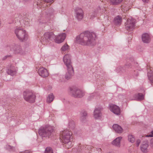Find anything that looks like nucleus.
<instances>
[{"mask_svg":"<svg viewBox=\"0 0 153 153\" xmlns=\"http://www.w3.org/2000/svg\"><path fill=\"white\" fill-rule=\"evenodd\" d=\"M54 98V95L52 93H50L47 97V102L50 103L53 101Z\"/></svg>","mask_w":153,"mask_h":153,"instance_id":"nucleus-24","label":"nucleus"},{"mask_svg":"<svg viewBox=\"0 0 153 153\" xmlns=\"http://www.w3.org/2000/svg\"><path fill=\"white\" fill-rule=\"evenodd\" d=\"M102 108L101 107L96 108L94 109L93 117L95 119H100L102 117V114L101 112Z\"/></svg>","mask_w":153,"mask_h":153,"instance_id":"nucleus-11","label":"nucleus"},{"mask_svg":"<svg viewBox=\"0 0 153 153\" xmlns=\"http://www.w3.org/2000/svg\"><path fill=\"white\" fill-rule=\"evenodd\" d=\"M53 131V128L52 126L47 125L39 129V133L42 137H49L51 135Z\"/></svg>","mask_w":153,"mask_h":153,"instance_id":"nucleus-4","label":"nucleus"},{"mask_svg":"<svg viewBox=\"0 0 153 153\" xmlns=\"http://www.w3.org/2000/svg\"><path fill=\"white\" fill-rule=\"evenodd\" d=\"M148 78L152 83H153V73L151 70H148Z\"/></svg>","mask_w":153,"mask_h":153,"instance_id":"nucleus-26","label":"nucleus"},{"mask_svg":"<svg viewBox=\"0 0 153 153\" xmlns=\"http://www.w3.org/2000/svg\"><path fill=\"white\" fill-rule=\"evenodd\" d=\"M8 48H10V51L15 54L22 55L23 54V51L19 45L13 44L10 45Z\"/></svg>","mask_w":153,"mask_h":153,"instance_id":"nucleus-8","label":"nucleus"},{"mask_svg":"<svg viewBox=\"0 0 153 153\" xmlns=\"http://www.w3.org/2000/svg\"><path fill=\"white\" fill-rule=\"evenodd\" d=\"M16 72V70L15 67L11 66L9 67L7 71V73L8 74L11 76L15 75Z\"/></svg>","mask_w":153,"mask_h":153,"instance_id":"nucleus-19","label":"nucleus"},{"mask_svg":"<svg viewBox=\"0 0 153 153\" xmlns=\"http://www.w3.org/2000/svg\"><path fill=\"white\" fill-rule=\"evenodd\" d=\"M96 15V14H95V15H94V16H95Z\"/></svg>","mask_w":153,"mask_h":153,"instance_id":"nucleus-43","label":"nucleus"},{"mask_svg":"<svg viewBox=\"0 0 153 153\" xmlns=\"http://www.w3.org/2000/svg\"><path fill=\"white\" fill-rule=\"evenodd\" d=\"M62 138V141L65 144V147L67 149L71 148L72 146V142L71 140L72 138V134L67 129L64 130L61 134Z\"/></svg>","mask_w":153,"mask_h":153,"instance_id":"nucleus-2","label":"nucleus"},{"mask_svg":"<svg viewBox=\"0 0 153 153\" xmlns=\"http://www.w3.org/2000/svg\"><path fill=\"white\" fill-rule=\"evenodd\" d=\"M38 73L39 75L43 77H47L48 73L47 70L44 68H41L39 69Z\"/></svg>","mask_w":153,"mask_h":153,"instance_id":"nucleus-16","label":"nucleus"},{"mask_svg":"<svg viewBox=\"0 0 153 153\" xmlns=\"http://www.w3.org/2000/svg\"><path fill=\"white\" fill-rule=\"evenodd\" d=\"M67 71L65 75V78L67 80L71 79L74 74L73 67L67 68Z\"/></svg>","mask_w":153,"mask_h":153,"instance_id":"nucleus-15","label":"nucleus"},{"mask_svg":"<svg viewBox=\"0 0 153 153\" xmlns=\"http://www.w3.org/2000/svg\"><path fill=\"white\" fill-rule=\"evenodd\" d=\"M66 36L65 33H61L55 36L54 39L55 42L56 43L60 44L63 42L65 39Z\"/></svg>","mask_w":153,"mask_h":153,"instance_id":"nucleus-12","label":"nucleus"},{"mask_svg":"<svg viewBox=\"0 0 153 153\" xmlns=\"http://www.w3.org/2000/svg\"><path fill=\"white\" fill-rule=\"evenodd\" d=\"M87 116V113L85 111H82L81 113L80 120L82 122L84 121L86 119Z\"/></svg>","mask_w":153,"mask_h":153,"instance_id":"nucleus-27","label":"nucleus"},{"mask_svg":"<svg viewBox=\"0 0 153 153\" xmlns=\"http://www.w3.org/2000/svg\"><path fill=\"white\" fill-rule=\"evenodd\" d=\"M122 19L120 16H118L114 19V22L116 25H120L121 24Z\"/></svg>","mask_w":153,"mask_h":153,"instance_id":"nucleus-23","label":"nucleus"},{"mask_svg":"<svg viewBox=\"0 0 153 153\" xmlns=\"http://www.w3.org/2000/svg\"><path fill=\"white\" fill-rule=\"evenodd\" d=\"M75 16L78 20H81L83 18V13L82 10L79 8H76L75 9Z\"/></svg>","mask_w":153,"mask_h":153,"instance_id":"nucleus-14","label":"nucleus"},{"mask_svg":"<svg viewBox=\"0 0 153 153\" xmlns=\"http://www.w3.org/2000/svg\"><path fill=\"white\" fill-rule=\"evenodd\" d=\"M132 1H129V3H128L127 2H126V3H125L126 4L127 6H126V7H130V5L131 4H132Z\"/></svg>","mask_w":153,"mask_h":153,"instance_id":"nucleus-34","label":"nucleus"},{"mask_svg":"<svg viewBox=\"0 0 153 153\" xmlns=\"http://www.w3.org/2000/svg\"><path fill=\"white\" fill-rule=\"evenodd\" d=\"M92 16H93V14H92L91 15V18H92Z\"/></svg>","mask_w":153,"mask_h":153,"instance_id":"nucleus-42","label":"nucleus"},{"mask_svg":"<svg viewBox=\"0 0 153 153\" xmlns=\"http://www.w3.org/2000/svg\"><path fill=\"white\" fill-rule=\"evenodd\" d=\"M91 96L92 98L93 97V94H92V95Z\"/></svg>","mask_w":153,"mask_h":153,"instance_id":"nucleus-41","label":"nucleus"},{"mask_svg":"<svg viewBox=\"0 0 153 153\" xmlns=\"http://www.w3.org/2000/svg\"><path fill=\"white\" fill-rule=\"evenodd\" d=\"M122 139V137H117L112 142V144L115 146H119Z\"/></svg>","mask_w":153,"mask_h":153,"instance_id":"nucleus-21","label":"nucleus"},{"mask_svg":"<svg viewBox=\"0 0 153 153\" xmlns=\"http://www.w3.org/2000/svg\"><path fill=\"white\" fill-rule=\"evenodd\" d=\"M47 22V21L45 20L43 18H41L39 19V22L40 23H45Z\"/></svg>","mask_w":153,"mask_h":153,"instance_id":"nucleus-33","label":"nucleus"},{"mask_svg":"<svg viewBox=\"0 0 153 153\" xmlns=\"http://www.w3.org/2000/svg\"><path fill=\"white\" fill-rule=\"evenodd\" d=\"M113 129L115 131L118 133H121L123 131V129L121 127L117 124H114L112 126Z\"/></svg>","mask_w":153,"mask_h":153,"instance_id":"nucleus-18","label":"nucleus"},{"mask_svg":"<svg viewBox=\"0 0 153 153\" xmlns=\"http://www.w3.org/2000/svg\"><path fill=\"white\" fill-rule=\"evenodd\" d=\"M126 10H127V8H126Z\"/></svg>","mask_w":153,"mask_h":153,"instance_id":"nucleus-44","label":"nucleus"},{"mask_svg":"<svg viewBox=\"0 0 153 153\" xmlns=\"http://www.w3.org/2000/svg\"><path fill=\"white\" fill-rule=\"evenodd\" d=\"M14 33L17 38L21 41H25L28 39L27 33L21 27H16L14 30Z\"/></svg>","mask_w":153,"mask_h":153,"instance_id":"nucleus-3","label":"nucleus"},{"mask_svg":"<svg viewBox=\"0 0 153 153\" xmlns=\"http://www.w3.org/2000/svg\"><path fill=\"white\" fill-rule=\"evenodd\" d=\"M151 143L153 146V139L151 140Z\"/></svg>","mask_w":153,"mask_h":153,"instance_id":"nucleus-40","label":"nucleus"},{"mask_svg":"<svg viewBox=\"0 0 153 153\" xmlns=\"http://www.w3.org/2000/svg\"><path fill=\"white\" fill-rule=\"evenodd\" d=\"M68 126L69 128L71 130H73L75 128L74 122L73 121H70L68 123Z\"/></svg>","mask_w":153,"mask_h":153,"instance_id":"nucleus-28","label":"nucleus"},{"mask_svg":"<svg viewBox=\"0 0 153 153\" xmlns=\"http://www.w3.org/2000/svg\"><path fill=\"white\" fill-rule=\"evenodd\" d=\"M54 35L52 33L47 32L45 33L44 35V37L42 39V42L44 44H47L49 42L54 36Z\"/></svg>","mask_w":153,"mask_h":153,"instance_id":"nucleus-9","label":"nucleus"},{"mask_svg":"<svg viewBox=\"0 0 153 153\" xmlns=\"http://www.w3.org/2000/svg\"><path fill=\"white\" fill-rule=\"evenodd\" d=\"M111 3L114 5H117L120 3L123 0H110Z\"/></svg>","mask_w":153,"mask_h":153,"instance_id":"nucleus-29","label":"nucleus"},{"mask_svg":"<svg viewBox=\"0 0 153 153\" xmlns=\"http://www.w3.org/2000/svg\"><path fill=\"white\" fill-rule=\"evenodd\" d=\"M148 145L147 143L143 144L141 146L140 149L141 151L144 152H148Z\"/></svg>","mask_w":153,"mask_h":153,"instance_id":"nucleus-25","label":"nucleus"},{"mask_svg":"<svg viewBox=\"0 0 153 153\" xmlns=\"http://www.w3.org/2000/svg\"><path fill=\"white\" fill-rule=\"evenodd\" d=\"M144 98V95L142 94L139 93L135 94L133 98H132V100H143Z\"/></svg>","mask_w":153,"mask_h":153,"instance_id":"nucleus-20","label":"nucleus"},{"mask_svg":"<svg viewBox=\"0 0 153 153\" xmlns=\"http://www.w3.org/2000/svg\"><path fill=\"white\" fill-rule=\"evenodd\" d=\"M140 140L139 139H138L136 141V143L137 146H138L140 143Z\"/></svg>","mask_w":153,"mask_h":153,"instance_id":"nucleus-36","label":"nucleus"},{"mask_svg":"<svg viewBox=\"0 0 153 153\" xmlns=\"http://www.w3.org/2000/svg\"><path fill=\"white\" fill-rule=\"evenodd\" d=\"M5 148L8 150L12 151L14 150L15 149L14 147L8 144L6 145Z\"/></svg>","mask_w":153,"mask_h":153,"instance_id":"nucleus-32","label":"nucleus"},{"mask_svg":"<svg viewBox=\"0 0 153 153\" xmlns=\"http://www.w3.org/2000/svg\"><path fill=\"white\" fill-rule=\"evenodd\" d=\"M10 55H7L6 56H5L4 57V59H6L8 57H10Z\"/></svg>","mask_w":153,"mask_h":153,"instance_id":"nucleus-39","label":"nucleus"},{"mask_svg":"<svg viewBox=\"0 0 153 153\" xmlns=\"http://www.w3.org/2000/svg\"><path fill=\"white\" fill-rule=\"evenodd\" d=\"M70 49V47L67 43H65L60 49L62 52L68 51Z\"/></svg>","mask_w":153,"mask_h":153,"instance_id":"nucleus-22","label":"nucleus"},{"mask_svg":"<svg viewBox=\"0 0 153 153\" xmlns=\"http://www.w3.org/2000/svg\"><path fill=\"white\" fill-rule=\"evenodd\" d=\"M128 141L131 143H134L135 140L134 137L132 135H128Z\"/></svg>","mask_w":153,"mask_h":153,"instance_id":"nucleus-30","label":"nucleus"},{"mask_svg":"<svg viewBox=\"0 0 153 153\" xmlns=\"http://www.w3.org/2000/svg\"><path fill=\"white\" fill-rule=\"evenodd\" d=\"M146 137H153V131H151V134L146 136Z\"/></svg>","mask_w":153,"mask_h":153,"instance_id":"nucleus-35","label":"nucleus"},{"mask_svg":"<svg viewBox=\"0 0 153 153\" xmlns=\"http://www.w3.org/2000/svg\"><path fill=\"white\" fill-rule=\"evenodd\" d=\"M135 20L130 17L128 19L125 24L126 29L127 30L131 31L133 30L135 27Z\"/></svg>","mask_w":153,"mask_h":153,"instance_id":"nucleus-7","label":"nucleus"},{"mask_svg":"<svg viewBox=\"0 0 153 153\" xmlns=\"http://www.w3.org/2000/svg\"><path fill=\"white\" fill-rule=\"evenodd\" d=\"M142 39L143 42L148 43L151 41V36L149 33H144L142 35Z\"/></svg>","mask_w":153,"mask_h":153,"instance_id":"nucleus-17","label":"nucleus"},{"mask_svg":"<svg viewBox=\"0 0 153 153\" xmlns=\"http://www.w3.org/2000/svg\"><path fill=\"white\" fill-rule=\"evenodd\" d=\"M45 153H53V152L51 148L47 147L45 150Z\"/></svg>","mask_w":153,"mask_h":153,"instance_id":"nucleus-31","label":"nucleus"},{"mask_svg":"<svg viewBox=\"0 0 153 153\" xmlns=\"http://www.w3.org/2000/svg\"><path fill=\"white\" fill-rule=\"evenodd\" d=\"M109 109L110 111L117 115H120V108L117 105L112 104L109 105Z\"/></svg>","mask_w":153,"mask_h":153,"instance_id":"nucleus-10","label":"nucleus"},{"mask_svg":"<svg viewBox=\"0 0 153 153\" xmlns=\"http://www.w3.org/2000/svg\"><path fill=\"white\" fill-rule=\"evenodd\" d=\"M69 90L70 93L74 97H82L85 94L84 91L80 90L76 87H71L70 88Z\"/></svg>","mask_w":153,"mask_h":153,"instance_id":"nucleus-5","label":"nucleus"},{"mask_svg":"<svg viewBox=\"0 0 153 153\" xmlns=\"http://www.w3.org/2000/svg\"><path fill=\"white\" fill-rule=\"evenodd\" d=\"M71 55L68 54H65L63 57V62L67 68L73 67L71 65Z\"/></svg>","mask_w":153,"mask_h":153,"instance_id":"nucleus-13","label":"nucleus"},{"mask_svg":"<svg viewBox=\"0 0 153 153\" xmlns=\"http://www.w3.org/2000/svg\"><path fill=\"white\" fill-rule=\"evenodd\" d=\"M131 66V65L130 64H128L126 65V66L127 68H129Z\"/></svg>","mask_w":153,"mask_h":153,"instance_id":"nucleus-37","label":"nucleus"},{"mask_svg":"<svg viewBox=\"0 0 153 153\" xmlns=\"http://www.w3.org/2000/svg\"><path fill=\"white\" fill-rule=\"evenodd\" d=\"M143 2H144L147 3L149 1V0H142Z\"/></svg>","mask_w":153,"mask_h":153,"instance_id":"nucleus-38","label":"nucleus"},{"mask_svg":"<svg viewBox=\"0 0 153 153\" xmlns=\"http://www.w3.org/2000/svg\"><path fill=\"white\" fill-rule=\"evenodd\" d=\"M24 98L25 100L30 103L35 102L36 95L31 92L26 91L23 93Z\"/></svg>","mask_w":153,"mask_h":153,"instance_id":"nucleus-6","label":"nucleus"},{"mask_svg":"<svg viewBox=\"0 0 153 153\" xmlns=\"http://www.w3.org/2000/svg\"><path fill=\"white\" fill-rule=\"evenodd\" d=\"M96 37V35L95 33L87 31L77 36L76 41L82 45H93L95 43L94 40Z\"/></svg>","mask_w":153,"mask_h":153,"instance_id":"nucleus-1","label":"nucleus"}]
</instances>
